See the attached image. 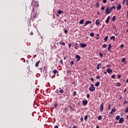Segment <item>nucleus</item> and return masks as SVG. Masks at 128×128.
<instances>
[{"label": "nucleus", "instance_id": "49", "mask_svg": "<svg viewBox=\"0 0 128 128\" xmlns=\"http://www.w3.org/2000/svg\"><path fill=\"white\" fill-rule=\"evenodd\" d=\"M107 68H110V65L108 64L106 66Z\"/></svg>", "mask_w": 128, "mask_h": 128}, {"label": "nucleus", "instance_id": "10", "mask_svg": "<svg viewBox=\"0 0 128 128\" xmlns=\"http://www.w3.org/2000/svg\"><path fill=\"white\" fill-rule=\"evenodd\" d=\"M124 122V118H121L119 119V124H122Z\"/></svg>", "mask_w": 128, "mask_h": 128}, {"label": "nucleus", "instance_id": "19", "mask_svg": "<svg viewBox=\"0 0 128 128\" xmlns=\"http://www.w3.org/2000/svg\"><path fill=\"white\" fill-rule=\"evenodd\" d=\"M111 48H112V44H108V50H109V51L110 50Z\"/></svg>", "mask_w": 128, "mask_h": 128}, {"label": "nucleus", "instance_id": "64", "mask_svg": "<svg viewBox=\"0 0 128 128\" xmlns=\"http://www.w3.org/2000/svg\"><path fill=\"white\" fill-rule=\"evenodd\" d=\"M96 128H100V127L98 126H96Z\"/></svg>", "mask_w": 128, "mask_h": 128}, {"label": "nucleus", "instance_id": "62", "mask_svg": "<svg viewBox=\"0 0 128 128\" xmlns=\"http://www.w3.org/2000/svg\"><path fill=\"white\" fill-rule=\"evenodd\" d=\"M122 46H124V45L123 44H121L120 45V48H122Z\"/></svg>", "mask_w": 128, "mask_h": 128}, {"label": "nucleus", "instance_id": "18", "mask_svg": "<svg viewBox=\"0 0 128 128\" xmlns=\"http://www.w3.org/2000/svg\"><path fill=\"white\" fill-rule=\"evenodd\" d=\"M116 37L114 36H112L110 38V40H113L114 42L115 40Z\"/></svg>", "mask_w": 128, "mask_h": 128}, {"label": "nucleus", "instance_id": "27", "mask_svg": "<svg viewBox=\"0 0 128 128\" xmlns=\"http://www.w3.org/2000/svg\"><path fill=\"white\" fill-rule=\"evenodd\" d=\"M122 62H126V58H122Z\"/></svg>", "mask_w": 128, "mask_h": 128}, {"label": "nucleus", "instance_id": "58", "mask_svg": "<svg viewBox=\"0 0 128 128\" xmlns=\"http://www.w3.org/2000/svg\"><path fill=\"white\" fill-rule=\"evenodd\" d=\"M104 74H108V72H104Z\"/></svg>", "mask_w": 128, "mask_h": 128}, {"label": "nucleus", "instance_id": "31", "mask_svg": "<svg viewBox=\"0 0 128 128\" xmlns=\"http://www.w3.org/2000/svg\"><path fill=\"white\" fill-rule=\"evenodd\" d=\"M59 92H60V94H62V92H64V90H60Z\"/></svg>", "mask_w": 128, "mask_h": 128}, {"label": "nucleus", "instance_id": "25", "mask_svg": "<svg viewBox=\"0 0 128 128\" xmlns=\"http://www.w3.org/2000/svg\"><path fill=\"white\" fill-rule=\"evenodd\" d=\"M108 36H106L104 38V40H105V42H106V40H108Z\"/></svg>", "mask_w": 128, "mask_h": 128}, {"label": "nucleus", "instance_id": "9", "mask_svg": "<svg viewBox=\"0 0 128 128\" xmlns=\"http://www.w3.org/2000/svg\"><path fill=\"white\" fill-rule=\"evenodd\" d=\"M106 72L108 74H112V70L110 68H108L106 70Z\"/></svg>", "mask_w": 128, "mask_h": 128}, {"label": "nucleus", "instance_id": "54", "mask_svg": "<svg viewBox=\"0 0 128 128\" xmlns=\"http://www.w3.org/2000/svg\"><path fill=\"white\" fill-rule=\"evenodd\" d=\"M54 128H58V126H56Z\"/></svg>", "mask_w": 128, "mask_h": 128}, {"label": "nucleus", "instance_id": "11", "mask_svg": "<svg viewBox=\"0 0 128 128\" xmlns=\"http://www.w3.org/2000/svg\"><path fill=\"white\" fill-rule=\"evenodd\" d=\"M116 8L118 10H120L122 8V6L120 5V4H118V6L116 7Z\"/></svg>", "mask_w": 128, "mask_h": 128}, {"label": "nucleus", "instance_id": "7", "mask_svg": "<svg viewBox=\"0 0 128 128\" xmlns=\"http://www.w3.org/2000/svg\"><path fill=\"white\" fill-rule=\"evenodd\" d=\"M100 112H102V110H104V103H102L100 104Z\"/></svg>", "mask_w": 128, "mask_h": 128}, {"label": "nucleus", "instance_id": "17", "mask_svg": "<svg viewBox=\"0 0 128 128\" xmlns=\"http://www.w3.org/2000/svg\"><path fill=\"white\" fill-rule=\"evenodd\" d=\"M58 14H64V11H62L60 10H58Z\"/></svg>", "mask_w": 128, "mask_h": 128}, {"label": "nucleus", "instance_id": "35", "mask_svg": "<svg viewBox=\"0 0 128 128\" xmlns=\"http://www.w3.org/2000/svg\"><path fill=\"white\" fill-rule=\"evenodd\" d=\"M115 76H114V75H112V76H111V78H114Z\"/></svg>", "mask_w": 128, "mask_h": 128}, {"label": "nucleus", "instance_id": "53", "mask_svg": "<svg viewBox=\"0 0 128 128\" xmlns=\"http://www.w3.org/2000/svg\"><path fill=\"white\" fill-rule=\"evenodd\" d=\"M126 2V0H123V4H124V3Z\"/></svg>", "mask_w": 128, "mask_h": 128}, {"label": "nucleus", "instance_id": "32", "mask_svg": "<svg viewBox=\"0 0 128 128\" xmlns=\"http://www.w3.org/2000/svg\"><path fill=\"white\" fill-rule=\"evenodd\" d=\"M88 118V115H86L84 116V119L85 120H86Z\"/></svg>", "mask_w": 128, "mask_h": 128}, {"label": "nucleus", "instance_id": "38", "mask_svg": "<svg viewBox=\"0 0 128 128\" xmlns=\"http://www.w3.org/2000/svg\"><path fill=\"white\" fill-rule=\"evenodd\" d=\"M116 20V16H114L113 18H112V20Z\"/></svg>", "mask_w": 128, "mask_h": 128}, {"label": "nucleus", "instance_id": "13", "mask_svg": "<svg viewBox=\"0 0 128 128\" xmlns=\"http://www.w3.org/2000/svg\"><path fill=\"white\" fill-rule=\"evenodd\" d=\"M84 20L82 19V20H80V21L79 22V24H84Z\"/></svg>", "mask_w": 128, "mask_h": 128}, {"label": "nucleus", "instance_id": "39", "mask_svg": "<svg viewBox=\"0 0 128 128\" xmlns=\"http://www.w3.org/2000/svg\"><path fill=\"white\" fill-rule=\"evenodd\" d=\"M96 78H97V80H100V76H97L96 77Z\"/></svg>", "mask_w": 128, "mask_h": 128}, {"label": "nucleus", "instance_id": "61", "mask_svg": "<svg viewBox=\"0 0 128 128\" xmlns=\"http://www.w3.org/2000/svg\"><path fill=\"white\" fill-rule=\"evenodd\" d=\"M91 80H92V82H94V78H92Z\"/></svg>", "mask_w": 128, "mask_h": 128}, {"label": "nucleus", "instance_id": "24", "mask_svg": "<svg viewBox=\"0 0 128 128\" xmlns=\"http://www.w3.org/2000/svg\"><path fill=\"white\" fill-rule=\"evenodd\" d=\"M70 66H72L74 64V61L72 60L70 62Z\"/></svg>", "mask_w": 128, "mask_h": 128}, {"label": "nucleus", "instance_id": "6", "mask_svg": "<svg viewBox=\"0 0 128 128\" xmlns=\"http://www.w3.org/2000/svg\"><path fill=\"white\" fill-rule=\"evenodd\" d=\"M80 48H86V44L80 43Z\"/></svg>", "mask_w": 128, "mask_h": 128}, {"label": "nucleus", "instance_id": "41", "mask_svg": "<svg viewBox=\"0 0 128 128\" xmlns=\"http://www.w3.org/2000/svg\"><path fill=\"white\" fill-rule=\"evenodd\" d=\"M76 92H74L73 94V96H76Z\"/></svg>", "mask_w": 128, "mask_h": 128}, {"label": "nucleus", "instance_id": "44", "mask_svg": "<svg viewBox=\"0 0 128 128\" xmlns=\"http://www.w3.org/2000/svg\"><path fill=\"white\" fill-rule=\"evenodd\" d=\"M72 46V44H68V48H70V47Z\"/></svg>", "mask_w": 128, "mask_h": 128}, {"label": "nucleus", "instance_id": "2", "mask_svg": "<svg viewBox=\"0 0 128 128\" xmlns=\"http://www.w3.org/2000/svg\"><path fill=\"white\" fill-rule=\"evenodd\" d=\"M90 90V92H94V90H96V88H94V84H91L90 87L89 88Z\"/></svg>", "mask_w": 128, "mask_h": 128}, {"label": "nucleus", "instance_id": "12", "mask_svg": "<svg viewBox=\"0 0 128 128\" xmlns=\"http://www.w3.org/2000/svg\"><path fill=\"white\" fill-rule=\"evenodd\" d=\"M84 106H86L88 104V101L87 100H83L82 101Z\"/></svg>", "mask_w": 128, "mask_h": 128}, {"label": "nucleus", "instance_id": "20", "mask_svg": "<svg viewBox=\"0 0 128 128\" xmlns=\"http://www.w3.org/2000/svg\"><path fill=\"white\" fill-rule=\"evenodd\" d=\"M102 116H98V120H102Z\"/></svg>", "mask_w": 128, "mask_h": 128}, {"label": "nucleus", "instance_id": "59", "mask_svg": "<svg viewBox=\"0 0 128 128\" xmlns=\"http://www.w3.org/2000/svg\"><path fill=\"white\" fill-rule=\"evenodd\" d=\"M67 72H68V74H70V70H68V71Z\"/></svg>", "mask_w": 128, "mask_h": 128}, {"label": "nucleus", "instance_id": "8", "mask_svg": "<svg viewBox=\"0 0 128 128\" xmlns=\"http://www.w3.org/2000/svg\"><path fill=\"white\" fill-rule=\"evenodd\" d=\"M116 110L114 108H112L111 110V112H110V114H114V112H116Z\"/></svg>", "mask_w": 128, "mask_h": 128}, {"label": "nucleus", "instance_id": "29", "mask_svg": "<svg viewBox=\"0 0 128 128\" xmlns=\"http://www.w3.org/2000/svg\"><path fill=\"white\" fill-rule=\"evenodd\" d=\"M128 100H125L123 104L126 105V104H128Z\"/></svg>", "mask_w": 128, "mask_h": 128}, {"label": "nucleus", "instance_id": "55", "mask_svg": "<svg viewBox=\"0 0 128 128\" xmlns=\"http://www.w3.org/2000/svg\"><path fill=\"white\" fill-rule=\"evenodd\" d=\"M104 68H106V67L104 66L102 68V70H104Z\"/></svg>", "mask_w": 128, "mask_h": 128}, {"label": "nucleus", "instance_id": "23", "mask_svg": "<svg viewBox=\"0 0 128 128\" xmlns=\"http://www.w3.org/2000/svg\"><path fill=\"white\" fill-rule=\"evenodd\" d=\"M96 86H100V82H97L96 84H95Z\"/></svg>", "mask_w": 128, "mask_h": 128}, {"label": "nucleus", "instance_id": "30", "mask_svg": "<svg viewBox=\"0 0 128 128\" xmlns=\"http://www.w3.org/2000/svg\"><path fill=\"white\" fill-rule=\"evenodd\" d=\"M56 72H58V70H53L54 74H56Z\"/></svg>", "mask_w": 128, "mask_h": 128}, {"label": "nucleus", "instance_id": "52", "mask_svg": "<svg viewBox=\"0 0 128 128\" xmlns=\"http://www.w3.org/2000/svg\"><path fill=\"white\" fill-rule=\"evenodd\" d=\"M87 98H90V94H87Z\"/></svg>", "mask_w": 128, "mask_h": 128}, {"label": "nucleus", "instance_id": "56", "mask_svg": "<svg viewBox=\"0 0 128 128\" xmlns=\"http://www.w3.org/2000/svg\"><path fill=\"white\" fill-rule=\"evenodd\" d=\"M30 34H31L32 36V34H34V33L32 32H31V33H30Z\"/></svg>", "mask_w": 128, "mask_h": 128}, {"label": "nucleus", "instance_id": "4", "mask_svg": "<svg viewBox=\"0 0 128 128\" xmlns=\"http://www.w3.org/2000/svg\"><path fill=\"white\" fill-rule=\"evenodd\" d=\"M76 58H77L76 62H80V55H76Z\"/></svg>", "mask_w": 128, "mask_h": 128}, {"label": "nucleus", "instance_id": "33", "mask_svg": "<svg viewBox=\"0 0 128 128\" xmlns=\"http://www.w3.org/2000/svg\"><path fill=\"white\" fill-rule=\"evenodd\" d=\"M102 46L104 48H106V44H103Z\"/></svg>", "mask_w": 128, "mask_h": 128}, {"label": "nucleus", "instance_id": "3", "mask_svg": "<svg viewBox=\"0 0 128 128\" xmlns=\"http://www.w3.org/2000/svg\"><path fill=\"white\" fill-rule=\"evenodd\" d=\"M92 20H87L84 24V26H88V24H92Z\"/></svg>", "mask_w": 128, "mask_h": 128}, {"label": "nucleus", "instance_id": "34", "mask_svg": "<svg viewBox=\"0 0 128 128\" xmlns=\"http://www.w3.org/2000/svg\"><path fill=\"white\" fill-rule=\"evenodd\" d=\"M117 86H120V82L117 83Z\"/></svg>", "mask_w": 128, "mask_h": 128}, {"label": "nucleus", "instance_id": "48", "mask_svg": "<svg viewBox=\"0 0 128 128\" xmlns=\"http://www.w3.org/2000/svg\"><path fill=\"white\" fill-rule=\"evenodd\" d=\"M99 56H102V53H100V54H99Z\"/></svg>", "mask_w": 128, "mask_h": 128}, {"label": "nucleus", "instance_id": "5", "mask_svg": "<svg viewBox=\"0 0 128 128\" xmlns=\"http://www.w3.org/2000/svg\"><path fill=\"white\" fill-rule=\"evenodd\" d=\"M110 16H108V17L107 18L106 20L105 21V22L106 24H108V22H110Z\"/></svg>", "mask_w": 128, "mask_h": 128}, {"label": "nucleus", "instance_id": "43", "mask_svg": "<svg viewBox=\"0 0 128 128\" xmlns=\"http://www.w3.org/2000/svg\"><path fill=\"white\" fill-rule=\"evenodd\" d=\"M101 10H104V6L102 7Z\"/></svg>", "mask_w": 128, "mask_h": 128}, {"label": "nucleus", "instance_id": "16", "mask_svg": "<svg viewBox=\"0 0 128 128\" xmlns=\"http://www.w3.org/2000/svg\"><path fill=\"white\" fill-rule=\"evenodd\" d=\"M96 26H98V24H100V20H96Z\"/></svg>", "mask_w": 128, "mask_h": 128}, {"label": "nucleus", "instance_id": "22", "mask_svg": "<svg viewBox=\"0 0 128 128\" xmlns=\"http://www.w3.org/2000/svg\"><path fill=\"white\" fill-rule=\"evenodd\" d=\"M120 116H117L116 118V120H120Z\"/></svg>", "mask_w": 128, "mask_h": 128}, {"label": "nucleus", "instance_id": "42", "mask_svg": "<svg viewBox=\"0 0 128 128\" xmlns=\"http://www.w3.org/2000/svg\"><path fill=\"white\" fill-rule=\"evenodd\" d=\"M98 66H102V63H99L97 65Z\"/></svg>", "mask_w": 128, "mask_h": 128}, {"label": "nucleus", "instance_id": "28", "mask_svg": "<svg viewBox=\"0 0 128 128\" xmlns=\"http://www.w3.org/2000/svg\"><path fill=\"white\" fill-rule=\"evenodd\" d=\"M90 36H94V33H90Z\"/></svg>", "mask_w": 128, "mask_h": 128}, {"label": "nucleus", "instance_id": "45", "mask_svg": "<svg viewBox=\"0 0 128 128\" xmlns=\"http://www.w3.org/2000/svg\"><path fill=\"white\" fill-rule=\"evenodd\" d=\"M110 106H111L110 104L108 105V110H110Z\"/></svg>", "mask_w": 128, "mask_h": 128}, {"label": "nucleus", "instance_id": "60", "mask_svg": "<svg viewBox=\"0 0 128 128\" xmlns=\"http://www.w3.org/2000/svg\"><path fill=\"white\" fill-rule=\"evenodd\" d=\"M124 116V114L122 112V113L121 114V116Z\"/></svg>", "mask_w": 128, "mask_h": 128}, {"label": "nucleus", "instance_id": "57", "mask_svg": "<svg viewBox=\"0 0 128 128\" xmlns=\"http://www.w3.org/2000/svg\"><path fill=\"white\" fill-rule=\"evenodd\" d=\"M72 128H76V126H73Z\"/></svg>", "mask_w": 128, "mask_h": 128}, {"label": "nucleus", "instance_id": "47", "mask_svg": "<svg viewBox=\"0 0 128 128\" xmlns=\"http://www.w3.org/2000/svg\"><path fill=\"white\" fill-rule=\"evenodd\" d=\"M118 78H120V74L118 75Z\"/></svg>", "mask_w": 128, "mask_h": 128}, {"label": "nucleus", "instance_id": "63", "mask_svg": "<svg viewBox=\"0 0 128 128\" xmlns=\"http://www.w3.org/2000/svg\"><path fill=\"white\" fill-rule=\"evenodd\" d=\"M80 120H82V121L84 120V118H80Z\"/></svg>", "mask_w": 128, "mask_h": 128}, {"label": "nucleus", "instance_id": "26", "mask_svg": "<svg viewBox=\"0 0 128 128\" xmlns=\"http://www.w3.org/2000/svg\"><path fill=\"white\" fill-rule=\"evenodd\" d=\"M58 44H60L63 46H66V44H64V42H59Z\"/></svg>", "mask_w": 128, "mask_h": 128}, {"label": "nucleus", "instance_id": "50", "mask_svg": "<svg viewBox=\"0 0 128 128\" xmlns=\"http://www.w3.org/2000/svg\"><path fill=\"white\" fill-rule=\"evenodd\" d=\"M60 64H63V62H62V60H60Z\"/></svg>", "mask_w": 128, "mask_h": 128}, {"label": "nucleus", "instance_id": "51", "mask_svg": "<svg viewBox=\"0 0 128 128\" xmlns=\"http://www.w3.org/2000/svg\"><path fill=\"white\" fill-rule=\"evenodd\" d=\"M64 34H66V32H68V30H64Z\"/></svg>", "mask_w": 128, "mask_h": 128}, {"label": "nucleus", "instance_id": "40", "mask_svg": "<svg viewBox=\"0 0 128 128\" xmlns=\"http://www.w3.org/2000/svg\"><path fill=\"white\" fill-rule=\"evenodd\" d=\"M112 8L111 7L110 8V12H112Z\"/></svg>", "mask_w": 128, "mask_h": 128}, {"label": "nucleus", "instance_id": "1", "mask_svg": "<svg viewBox=\"0 0 128 128\" xmlns=\"http://www.w3.org/2000/svg\"><path fill=\"white\" fill-rule=\"evenodd\" d=\"M110 12H110V7H107L106 8V10H105V14H110Z\"/></svg>", "mask_w": 128, "mask_h": 128}, {"label": "nucleus", "instance_id": "36", "mask_svg": "<svg viewBox=\"0 0 128 128\" xmlns=\"http://www.w3.org/2000/svg\"><path fill=\"white\" fill-rule=\"evenodd\" d=\"M112 10H116V6H112Z\"/></svg>", "mask_w": 128, "mask_h": 128}, {"label": "nucleus", "instance_id": "37", "mask_svg": "<svg viewBox=\"0 0 128 128\" xmlns=\"http://www.w3.org/2000/svg\"><path fill=\"white\" fill-rule=\"evenodd\" d=\"M102 2L103 4H106V0H103Z\"/></svg>", "mask_w": 128, "mask_h": 128}, {"label": "nucleus", "instance_id": "46", "mask_svg": "<svg viewBox=\"0 0 128 128\" xmlns=\"http://www.w3.org/2000/svg\"><path fill=\"white\" fill-rule=\"evenodd\" d=\"M96 70H100V66H97Z\"/></svg>", "mask_w": 128, "mask_h": 128}, {"label": "nucleus", "instance_id": "15", "mask_svg": "<svg viewBox=\"0 0 128 128\" xmlns=\"http://www.w3.org/2000/svg\"><path fill=\"white\" fill-rule=\"evenodd\" d=\"M40 60L36 62V64H35V66H36V68H38V64H40Z\"/></svg>", "mask_w": 128, "mask_h": 128}, {"label": "nucleus", "instance_id": "14", "mask_svg": "<svg viewBox=\"0 0 128 128\" xmlns=\"http://www.w3.org/2000/svg\"><path fill=\"white\" fill-rule=\"evenodd\" d=\"M74 48H75L76 50H78V44L76 43Z\"/></svg>", "mask_w": 128, "mask_h": 128}, {"label": "nucleus", "instance_id": "21", "mask_svg": "<svg viewBox=\"0 0 128 128\" xmlns=\"http://www.w3.org/2000/svg\"><path fill=\"white\" fill-rule=\"evenodd\" d=\"M96 8H98V6H100V3L98 2H96Z\"/></svg>", "mask_w": 128, "mask_h": 128}]
</instances>
